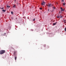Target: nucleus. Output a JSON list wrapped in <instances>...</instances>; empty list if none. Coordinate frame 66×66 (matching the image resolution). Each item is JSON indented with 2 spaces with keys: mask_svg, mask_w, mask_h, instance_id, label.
<instances>
[{
  "mask_svg": "<svg viewBox=\"0 0 66 66\" xmlns=\"http://www.w3.org/2000/svg\"><path fill=\"white\" fill-rule=\"evenodd\" d=\"M5 51L4 50H2L0 51V54H2L5 53Z\"/></svg>",
  "mask_w": 66,
  "mask_h": 66,
  "instance_id": "f257e3e1",
  "label": "nucleus"
},
{
  "mask_svg": "<svg viewBox=\"0 0 66 66\" xmlns=\"http://www.w3.org/2000/svg\"><path fill=\"white\" fill-rule=\"evenodd\" d=\"M53 5H51L50 3L49 5H48V6H49V7H51V6H52Z\"/></svg>",
  "mask_w": 66,
  "mask_h": 66,
  "instance_id": "f03ea898",
  "label": "nucleus"
},
{
  "mask_svg": "<svg viewBox=\"0 0 66 66\" xmlns=\"http://www.w3.org/2000/svg\"><path fill=\"white\" fill-rule=\"evenodd\" d=\"M45 2H43L41 4V5H45Z\"/></svg>",
  "mask_w": 66,
  "mask_h": 66,
  "instance_id": "7ed1b4c3",
  "label": "nucleus"
},
{
  "mask_svg": "<svg viewBox=\"0 0 66 66\" xmlns=\"http://www.w3.org/2000/svg\"><path fill=\"white\" fill-rule=\"evenodd\" d=\"M13 7H14V8H16V5L14 4L13 5Z\"/></svg>",
  "mask_w": 66,
  "mask_h": 66,
  "instance_id": "20e7f679",
  "label": "nucleus"
},
{
  "mask_svg": "<svg viewBox=\"0 0 66 66\" xmlns=\"http://www.w3.org/2000/svg\"><path fill=\"white\" fill-rule=\"evenodd\" d=\"M63 22H64V23H66V20H63Z\"/></svg>",
  "mask_w": 66,
  "mask_h": 66,
  "instance_id": "39448f33",
  "label": "nucleus"
},
{
  "mask_svg": "<svg viewBox=\"0 0 66 66\" xmlns=\"http://www.w3.org/2000/svg\"><path fill=\"white\" fill-rule=\"evenodd\" d=\"M2 11H3V12H5V11H6V10H2Z\"/></svg>",
  "mask_w": 66,
  "mask_h": 66,
  "instance_id": "423d86ee",
  "label": "nucleus"
},
{
  "mask_svg": "<svg viewBox=\"0 0 66 66\" xmlns=\"http://www.w3.org/2000/svg\"><path fill=\"white\" fill-rule=\"evenodd\" d=\"M64 11H65V10H64V9H63L61 10V11H63V12Z\"/></svg>",
  "mask_w": 66,
  "mask_h": 66,
  "instance_id": "0eeeda50",
  "label": "nucleus"
},
{
  "mask_svg": "<svg viewBox=\"0 0 66 66\" xmlns=\"http://www.w3.org/2000/svg\"><path fill=\"white\" fill-rule=\"evenodd\" d=\"M60 18H62V15H60Z\"/></svg>",
  "mask_w": 66,
  "mask_h": 66,
  "instance_id": "6e6552de",
  "label": "nucleus"
},
{
  "mask_svg": "<svg viewBox=\"0 0 66 66\" xmlns=\"http://www.w3.org/2000/svg\"><path fill=\"white\" fill-rule=\"evenodd\" d=\"M56 23H57V22H56L55 23H53V25H55V24H56Z\"/></svg>",
  "mask_w": 66,
  "mask_h": 66,
  "instance_id": "1a4fd4ad",
  "label": "nucleus"
},
{
  "mask_svg": "<svg viewBox=\"0 0 66 66\" xmlns=\"http://www.w3.org/2000/svg\"><path fill=\"white\" fill-rule=\"evenodd\" d=\"M14 59H15V60H16V59H17V57L15 56V57H14Z\"/></svg>",
  "mask_w": 66,
  "mask_h": 66,
  "instance_id": "9d476101",
  "label": "nucleus"
},
{
  "mask_svg": "<svg viewBox=\"0 0 66 66\" xmlns=\"http://www.w3.org/2000/svg\"><path fill=\"white\" fill-rule=\"evenodd\" d=\"M44 47H46V44L44 45Z\"/></svg>",
  "mask_w": 66,
  "mask_h": 66,
  "instance_id": "9b49d317",
  "label": "nucleus"
},
{
  "mask_svg": "<svg viewBox=\"0 0 66 66\" xmlns=\"http://www.w3.org/2000/svg\"><path fill=\"white\" fill-rule=\"evenodd\" d=\"M63 5H65V3H64L63 4Z\"/></svg>",
  "mask_w": 66,
  "mask_h": 66,
  "instance_id": "f8f14e48",
  "label": "nucleus"
},
{
  "mask_svg": "<svg viewBox=\"0 0 66 66\" xmlns=\"http://www.w3.org/2000/svg\"><path fill=\"white\" fill-rule=\"evenodd\" d=\"M64 30L65 31V32H66V27H65L64 29Z\"/></svg>",
  "mask_w": 66,
  "mask_h": 66,
  "instance_id": "ddd939ff",
  "label": "nucleus"
},
{
  "mask_svg": "<svg viewBox=\"0 0 66 66\" xmlns=\"http://www.w3.org/2000/svg\"><path fill=\"white\" fill-rule=\"evenodd\" d=\"M49 48V47L48 46L47 47V49H48V48Z\"/></svg>",
  "mask_w": 66,
  "mask_h": 66,
  "instance_id": "4468645a",
  "label": "nucleus"
},
{
  "mask_svg": "<svg viewBox=\"0 0 66 66\" xmlns=\"http://www.w3.org/2000/svg\"><path fill=\"white\" fill-rule=\"evenodd\" d=\"M15 52H14V54H14V55H15Z\"/></svg>",
  "mask_w": 66,
  "mask_h": 66,
  "instance_id": "2eb2a0df",
  "label": "nucleus"
},
{
  "mask_svg": "<svg viewBox=\"0 0 66 66\" xmlns=\"http://www.w3.org/2000/svg\"><path fill=\"white\" fill-rule=\"evenodd\" d=\"M11 13L12 14H13V11H12V12H11Z\"/></svg>",
  "mask_w": 66,
  "mask_h": 66,
  "instance_id": "dca6fc26",
  "label": "nucleus"
},
{
  "mask_svg": "<svg viewBox=\"0 0 66 66\" xmlns=\"http://www.w3.org/2000/svg\"><path fill=\"white\" fill-rule=\"evenodd\" d=\"M62 2H64V0H62Z\"/></svg>",
  "mask_w": 66,
  "mask_h": 66,
  "instance_id": "f3484780",
  "label": "nucleus"
},
{
  "mask_svg": "<svg viewBox=\"0 0 66 66\" xmlns=\"http://www.w3.org/2000/svg\"><path fill=\"white\" fill-rule=\"evenodd\" d=\"M35 20V19H34L33 20V21H34Z\"/></svg>",
  "mask_w": 66,
  "mask_h": 66,
  "instance_id": "a211bd4d",
  "label": "nucleus"
},
{
  "mask_svg": "<svg viewBox=\"0 0 66 66\" xmlns=\"http://www.w3.org/2000/svg\"><path fill=\"white\" fill-rule=\"evenodd\" d=\"M53 9H55V7H53Z\"/></svg>",
  "mask_w": 66,
  "mask_h": 66,
  "instance_id": "6ab92c4d",
  "label": "nucleus"
},
{
  "mask_svg": "<svg viewBox=\"0 0 66 66\" xmlns=\"http://www.w3.org/2000/svg\"><path fill=\"white\" fill-rule=\"evenodd\" d=\"M60 9H61V10H62V7H61L60 8Z\"/></svg>",
  "mask_w": 66,
  "mask_h": 66,
  "instance_id": "aec40b11",
  "label": "nucleus"
},
{
  "mask_svg": "<svg viewBox=\"0 0 66 66\" xmlns=\"http://www.w3.org/2000/svg\"><path fill=\"white\" fill-rule=\"evenodd\" d=\"M40 10H42V8H40Z\"/></svg>",
  "mask_w": 66,
  "mask_h": 66,
  "instance_id": "412c9836",
  "label": "nucleus"
},
{
  "mask_svg": "<svg viewBox=\"0 0 66 66\" xmlns=\"http://www.w3.org/2000/svg\"><path fill=\"white\" fill-rule=\"evenodd\" d=\"M59 17H60V16H57V18H59Z\"/></svg>",
  "mask_w": 66,
  "mask_h": 66,
  "instance_id": "4be33fe9",
  "label": "nucleus"
},
{
  "mask_svg": "<svg viewBox=\"0 0 66 66\" xmlns=\"http://www.w3.org/2000/svg\"><path fill=\"white\" fill-rule=\"evenodd\" d=\"M48 11H49V9H48Z\"/></svg>",
  "mask_w": 66,
  "mask_h": 66,
  "instance_id": "5701e85b",
  "label": "nucleus"
},
{
  "mask_svg": "<svg viewBox=\"0 0 66 66\" xmlns=\"http://www.w3.org/2000/svg\"><path fill=\"white\" fill-rule=\"evenodd\" d=\"M7 7H9V6H7Z\"/></svg>",
  "mask_w": 66,
  "mask_h": 66,
  "instance_id": "b1692460",
  "label": "nucleus"
},
{
  "mask_svg": "<svg viewBox=\"0 0 66 66\" xmlns=\"http://www.w3.org/2000/svg\"><path fill=\"white\" fill-rule=\"evenodd\" d=\"M2 9L3 10V7Z\"/></svg>",
  "mask_w": 66,
  "mask_h": 66,
  "instance_id": "393cba45",
  "label": "nucleus"
},
{
  "mask_svg": "<svg viewBox=\"0 0 66 66\" xmlns=\"http://www.w3.org/2000/svg\"><path fill=\"white\" fill-rule=\"evenodd\" d=\"M8 7H10V6H9Z\"/></svg>",
  "mask_w": 66,
  "mask_h": 66,
  "instance_id": "a878e982",
  "label": "nucleus"
},
{
  "mask_svg": "<svg viewBox=\"0 0 66 66\" xmlns=\"http://www.w3.org/2000/svg\"><path fill=\"white\" fill-rule=\"evenodd\" d=\"M48 5H49V4L48 3Z\"/></svg>",
  "mask_w": 66,
  "mask_h": 66,
  "instance_id": "bb28decb",
  "label": "nucleus"
}]
</instances>
